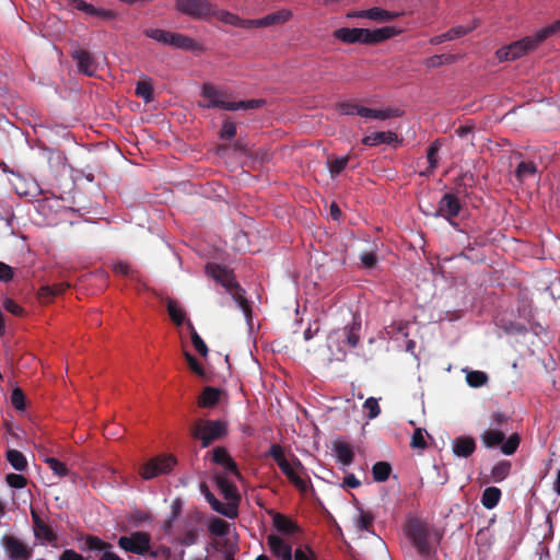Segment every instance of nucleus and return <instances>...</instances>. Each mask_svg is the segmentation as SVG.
Instances as JSON below:
<instances>
[{"label": "nucleus", "instance_id": "bf43d9fd", "mask_svg": "<svg viewBox=\"0 0 560 560\" xmlns=\"http://www.w3.org/2000/svg\"><path fill=\"white\" fill-rule=\"evenodd\" d=\"M363 407H364V409H366L369 411V413H368L369 419H375L381 413V408H380L378 401L374 397H369L364 401Z\"/></svg>", "mask_w": 560, "mask_h": 560}, {"label": "nucleus", "instance_id": "a878e982", "mask_svg": "<svg viewBox=\"0 0 560 560\" xmlns=\"http://www.w3.org/2000/svg\"><path fill=\"white\" fill-rule=\"evenodd\" d=\"M361 15H365L366 19L376 22H387L397 19L400 15V13L387 11L378 7H373L371 9L364 10V12Z\"/></svg>", "mask_w": 560, "mask_h": 560}, {"label": "nucleus", "instance_id": "ea45409f", "mask_svg": "<svg viewBox=\"0 0 560 560\" xmlns=\"http://www.w3.org/2000/svg\"><path fill=\"white\" fill-rule=\"evenodd\" d=\"M273 524L276 528L283 534H294L296 532V525L290 518L281 514H276Z\"/></svg>", "mask_w": 560, "mask_h": 560}, {"label": "nucleus", "instance_id": "cd10ccee", "mask_svg": "<svg viewBox=\"0 0 560 560\" xmlns=\"http://www.w3.org/2000/svg\"><path fill=\"white\" fill-rule=\"evenodd\" d=\"M334 451L338 462H340L343 466H349L354 459V452L348 443H335Z\"/></svg>", "mask_w": 560, "mask_h": 560}, {"label": "nucleus", "instance_id": "c03bdc74", "mask_svg": "<svg viewBox=\"0 0 560 560\" xmlns=\"http://www.w3.org/2000/svg\"><path fill=\"white\" fill-rule=\"evenodd\" d=\"M466 382L470 387H481L487 384L488 375L482 371H469L466 374Z\"/></svg>", "mask_w": 560, "mask_h": 560}, {"label": "nucleus", "instance_id": "603ef678", "mask_svg": "<svg viewBox=\"0 0 560 560\" xmlns=\"http://www.w3.org/2000/svg\"><path fill=\"white\" fill-rule=\"evenodd\" d=\"M374 516L370 512L360 509V515L357 521V528L359 530L370 532L373 526Z\"/></svg>", "mask_w": 560, "mask_h": 560}, {"label": "nucleus", "instance_id": "423d86ee", "mask_svg": "<svg viewBox=\"0 0 560 560\" xmlns=\"http://www.w3.org/2000/svg\"><path fill=\"white\" fill-rule=\"evenodd\" d=\"M174 9L192 20L210 21L213 15V3L209 0H175Z\"/></svg>", "mask_w": 560, "mask_h": 560}, {"label": "nucleus", "instance_id": "b1692460", "mask_svg": "<svg viewBox=\"0 0 560 560\" xmlns=\"http://www.w3.org/2000/svg\"><path fill=\"white\" fill-rule=\"evenodd\" d=\"M172 47L176 48V49L186 50V51H203L205 50L203 46L201 44L197 43L191 37L180 34V33H175Z\"/></svg>", "mask_w": 560, "mask_h": 560}, {"label": "nucleus", "instance_id": "4d7b16f0", "mask_svg": "<svg viewBox=\"0 0 560 560\" xmlns=\"http://www.w3.org/2000/svg\"><path fill=\"white\" fill-rule=\"evenodd\" d=\"M5 481L9 485V487L14 489H22L27 485V479L20 474H8L5 477Z\"/></svg>", "mask_w": 560, "mask_h": 560}, {"label": "nucleus", "instance_id": "72a5a7b5", "mask_svg": "<svg viewBox=\"0 0 560 560\" xmlns=\"http://www.w3.org/2000/svg\"><path fill=\"white\" fill-rule=\"evenodd\" d=\"M500 499L501 490L497 487H488L482 492L481 503L486 509L492 510L498 505Z\"/></svg>", "mask_w": 560, "mask_h": 560}, {"label": "nucleus", "instance_id": "8fccbe9b", "mask_svg": "<svg viewBox=\"0 0 560 560\" xmlns=\"http://www.w3.org/2000/svg\"><path fill=\"white\" fill-rule=\"evenodd\" d=\"M425 430L417 428L411 436L410 447L413 450H425L428 447L424 439Z\"/></svg>", "mask_w": 560, "mask_h": 560}, {"label": "nucleus", "instance_id": "58836bf2", "mask_svg": "<svg viewBox=\"0 0 560 560\" xmlns=\"http://www.w3.org/2000/svg\"><path fill=\"white\" fill-rule=\"evenodd\" d=\"M511 462L501 460L492 467L491 478L494 482L503 481L511 471Z\"/></svg>", "mask_w": 560, "mask_h": 560}, {"label": "nucleus", "instance_id": "de8ad7c7", "mask_svg": "<svg viewBox=\"0 0 560 560\" xmlns=\"http://www.w3.org/2000/svg\"><path fill=\"white\" fill-rule=\"evenodd\" d=\"M45 463L58 477H65L69 474L67 466L55 457H46Z\"/></svg>", "mask_w": 560, "mask_h": 560}, {"label": "nucleus", "instance_id": "79ce46f5", "mask_svg": "<svg viewBox=\"0 0 560 560\" xmlns=\"http://www.w3.org/2000/svg\"><path fill=\"white\" fill-rule=\"evenodd\" d=\"M440 150V144H439V141H434L432 142L429 148L427 149V159H428V163H429V167L425 172V174H431L434 172V170L438 167L439 165V161H438V152Z\"/></svg>", "mask_w": 560, "mask_h": 560}, {"label": "nucleus", "instance_id": "f8f14e48", "mask_svg": "<svg viewBox=\"0 0 560 560\" xmlns=\"http://www.w3.org/2000/svg\"><path fill=\"white\" fill-rule=\"evenodd\" d=\"M201 95L208 101L203 106L207 108L218 107L225 110H233L234 102L225 100V94L213 85L206 83L202 86Z\"/></svg>", "mask_w": 560, "mask_h": 560}, {"label": "nucleus", "instance_id": "680f3d73", "mask_svg": "<svg viewBox=\"0 0 560 560\" xmlns=\"http://www.w3.org/2000/svg\"><path fill=\"white\" fill-rule=\"evenodd\" d=\"M301 493H306L311 488L312 485L310 481L303 479L299 471L294 474L291 478L288 479Z\"/></svg>", "mask_w": 560, "mask_h": 560}, {"label": "nucleus", "instance_id": "6ab92c4d", "mask_svg": "<svg viewBox=\"0 0 560 560\" xmlns=\"http://www.w3.org/2000/svg\"><path fill=\"white\" fill-rule=\"evenodd\" d=\"M212 462L222 466L226 471L240 476L237 464L230 456L229 452L223 446H217L212 450Z\"/></svg>", "mask_w": 560, "mask_h": 560}, {"label": "nucleus", "instance_id": "9b49d317", "mask_svg": "<svg viewBox=\"0 0 560 560\" xmlns=\"http://www.w3.org/2000/svg\"><path fill=\"white\" fill-rule=\"evenodd\" d=\"M206 272L218 283L224 287L228 292H232L234 289L240 290V285L236 282L235 276L225 267L215 264H209L206 267Z\"/></svg>", "mask_w": 560, "mask_h": 560}, {"label": "nucleus", "instance_id": "dca6fc26", "mask_svg": "<svg viewBox=\"0 0 560 560\" xmlns=\"http://www.w3.org/2000/svg\"><path fill=\"white\" fill-rule=\"evenodd\" d=\"M369 30L368 28H348V27H341L334 32L335 38L347 43V44H354V43H361L365 44V39H369Z\"/></svg>", "mask_w": 560, "mask_h": 560}, {"label": "nucleus", "instance_id": "052dcab7", "mask_svg": "<svg viewBox=\"0 0 560 560\" xmlns=\"http://www.w3.org/2000/svg\"><path fill=\"white\" fill-rule=\"evenodd\" d=\"M477 27V24H474L471 26L465 27V26H454L450 28L446 34L450 40L459 38L468 33H470L472 30Z\"/></svg>", "mask_w": 560, "mask_h": 560}, {"label": "nucleus", "instance_id": "393cba45", "mask_svg": "<svg viewBox=\"0 0 560 560\" xmlns=\"http://www.w3.org/2000/svg\"><path fill=\"white\" fill-rule=\"evenodd\" d=\"M221 390L207 386L198 398V406L201 408H213L220 400Z\"/></svg>", "mask_w": 560, "mask_h": 560}, {"label": "nucleus", "instance_id": "412c9836", "mask_svg": "<svg viewBox=\"0 0 560 560\" xmlns=\"http://www.w3.org/2000/svg\"><path fill=\"white\" fill-rule=\"evenodd\" d=\"M453 453L457 457L467 458L476 451V441L468 435H460L453 440Z\"/></svg>", "mask_w": 560, "mask_h": 560}, {"label": "nucleus", "instance_id": "ddd939ff", "mask_svg": "<svg viewBox=\"0 0 560 560\" xmlns=\"http://www.w3.org/2000/svg\"><path fill=\"white\" fill-rule=\"evenodd\" d=\"M200 490L203 493L207 502L211 505L212 510L229 517L234 518L237 516V504L236 503H222L215 495L209 490L206 483L200 485Z\"/></svg>", "mask_w": 560, "mask_h": 560}, {"label": "nucleus", "instance_id": "0e129e2a", "mask_svg": "<svg viewBox=\"0 0 560 560\" xmlns=\"http://www.w3.org/2000/svg\"><path fill=\"white\" fill-rule=\"evenodd\" d=\"M219 135L221 139L231 140L236 135V125L230 120H224Z\"/></svg>", "mask_w": 560, "mask_h": 560}, {"label": "nucleus", "instance_id": "4c0bfd02", "mask_svg": "<svg viewBox=\"0 0 560 560\" xmlns=\"http://www.w3.org/2000/svg\"><path fill=\"white\" fill-rule=\"evenodd\" d=\"M167 312H168L171 319L173 320V323L176 326L183 325V323L185 322L186 314H185V311L177 303V301H175L173 299L167 300Z\"/></svg>", "mask_w": 560, "mask_h": 560}, {"label": "nucleus", "instance_id": "473e14b6", "mask_svg": "<svg viewBox=\"0 0 560 560\" xmlns=\"http://www.w3.org/2000/svg\"><path fill=\"white\" fill-rule=\"evenodd\" d=\"M212 18H215L219 21L233 26H244L245 23L238 15L226 10H219L214 3Z\"/></svg>", "mask_w": 560, "mask_h": 560}, {"label": "nucleus", "instance_id": "2eb2a0df", "mask_svg": "<svg viewBox=\"0 0 560 560\" xmlns=\"http://www.w3.org/2000/svg\"><path fill=\"white\" fill-rule=\"evenodd\" d=\"M85 547L91 551H103L100 560H122L118 555L112 551L113 546L94 535H86Z\"/></svg>", "mask_w": 560, "mask_h": 560}, {"label": "nucleus", "instance_id": "f03ea898", "mask_svg": "<svg viewBox=\"0 0 560 560\" xmlns=\"http://www.w3.org/2000/svg\"><path fill=\"white\" fill-rule=\"evenodd\" d=\"M228 422L224 420L197 419L191 428V436L200 441L201 447H208L228 435Z\"/></svg>", "mask_w": 560, "mask_h": 560}, {"label": "nucleus", "instance_id": "69168bd1", "mask_svg": "<svg viewBox=\"0 0 560 560\" xmlns=\"http://www.w3.org/2000/svg\"><path fill=\"white\" fill-rule=\"evenodd\" d=\"M184 355L189 365V369L198 376L203 377L206 375V372L202 365L198 362V360L190 352L187 351L184 353Z\"/></svg>", "mask_w": 560, "mask_h": 560}, {"label": "nucleus", "instance_id": "13d9d810", "mask_svg": "<svg viewBox=\"0 0 560 560\" xmlns=\"http://www.w3.org/2000/svg\"><path fill=\"white\" fill-rule=\"evenodd\" d=\"M265 105L264 100H249V101H240L234 102L233 110L237 109H257Z\"/></svg>", "mask_w": 560, "mask_h": 560}, {"label": "nucleus", "instance_id": "1a4fd4ad", "mask_svg": "<svg viewBox=\"0 0 560 560\" xmlns=\"http://www.w3.org/2000/svg\"><path fill=\"white\" fill-rule=\"evenodd\" d=\"M1 546L10 560H30L33 553L31 547L9 534L1 537Z\"/></svg>", "mask_w": 560, "mask_h": 560}, {"label": "nucleus", "instance_id": "c756f323", "mask_svg": "<svg viewBox=\"0 0 560 560\" xmlns=\"http://www.w3.org/2000/svg\"><path fill=\"white\" fill-rule=\"evenodd\" d=\"M5 458L15 470L25 471L27 469V459L22 452L10 448L5 453Z\"/></svg>", "mask_w": 560, "mask_h": 560}, {"label": "nucleus", "instance_id": "f3484780", "mask_svg": "<svg viewBox=\"0 0 560 560\" xmlns=\"http://www.w3.org/2000/svg\"><path fill=\"white\" fill-rule=\"evenodd\" d=\"M292 12L288 9H281L269 13L261 19L248 21L250 25L256 27H267L271 25H281L291 20Z\"/></svg>", "mask_w": 560, "mask_h": 560}, {"label": "nucleus", "instance_id": "37998d69", "mask_svg": "<svg viewBox=\"0 0 560 560\" xmlns=\"http://www.w3.org/2000/svg\"><path fill=\"white\" fill-rule=\"evenodd\" d=\"M188 327L190 329L191 342L194 345V348L201 357L206 358L209 352L207 345L205 343L202 338L198 335V332L195 330V327L190 322H188Z\"/></svg>", "mask_w": 560, "mask_h": 560}, {"label": "nucleus", "instance_id": "20e7f679", "mask_svg": "<svg viewBox=\"0 0 560 560\" xmlns=\"http://www.w3.org/2000/svg\"><path fill=\"white\" fill-rule=\"evenodd\" d=\"M337 110L341 115H358L363 118L386 120L401 116L398 108L387 107L384 109H373L364 107L357 102L345 101L337 104Z\"/></svg>", "mask_w": 560, "mask_h": 560}, {"label": "nucleus", "instance_id": "864d4df0", "mask_svg": "<svg viewBox=\"0 0 560 560\" xmlns=\"http://www.w3.org/2000/svg\"><path fill=\"white\" fill-rule=\"evenodd\" d=\"M455 60V56L448 55H434L425 59L424 65L428 68H438L443 63H451Z\"/></svg>", "mask_w": 560, "mask_h": 560}, {"label": "nucleus", "instance_id": "bb28decb", "mask_svg": "<svg viewBox=\"0 0 560 560\" xmlns=\"http://www.w3.org/2000/svg\"><path fill=\"white\" fill-rule=\"evenodd\" d=\"M69 287L70 285L67 282H59L52 285L42 287L39 290V299L43 302L47 303L51 301L55 296L63 294Z\"/></svg>", "mask_w": 560, "mask_h": 560}, {"label": "nucleus", "instance_id": "3c124183", "mask_svg": "<svg viewBox=\"0 0 560 560\" xmlns=\"http://www.w3.org/2000/svg\"><path fill=\"white\" fill-rule=\"evenodd\" d=\"M279 468L281 469V471L283 472V475H285V477L288 479L291 478L298 471H303L304 470V466L302 465L300 459L296 458V457H294L292 459V463L288 462L287 464L282 465Z\"/></svg>", "mask_w": 560, "mask_h": 560}, {"label": "nucleus", "instance_id": "0eeeda50", "mask_svg": "<svg viewBox=\"0 0 560 560\" xmlns=\"http://www.w3.org/2000/svg\"><path fill=\"white\" fill-rule=\"evenodd\" d=\"M151 535L143 530H136L127 536H120L117 545L126 552L147 557L150 551Z\"/></svg>", "mask_w": 560, "mask_h": 560}, {"label": "nucleus", "instance_id": "aec40b11", "mask_svg": "<svg viewBox=\"0 0 560 560\" xmlns=\"http://www.w3.org/2000/svg\"><path fill=\"white\" fill-rule=\"evenodd\" d=\"M72 58L77 61L80 72L89 77H92L95 73L97 66L89 51L84 49L74 50L72 52Z\"/></svg>", "mask_w": 560, "mask_h": 560}, {"label": "nucleus", "instance_id": "4468645a", "mask_svg": "<svg viewBox=\"0 0 560 560\" xmlns=\"http://www.w3.org/2000/svg\"><path fill=\"white\" fill-rule=\"evenodd\" d=\"M31 515H32V521H33V532H34L35 538H37L39 540H45L50 544L56 542L57 534L38 515V513L34 509L31 510Z\"/></svg>", "mask_w": 560, "mask_h": 560}, {"label": "nucleus", "instance_id": "a211bd4d", "mask_svg": "<svg viewBox=\"0 0 560 560\" xmlns=\"http://www.w3.org/2000/svg\"><path fill=\"white\" fill-rule=\"evenodd\" d=\"M267 542L272 555L280 560H293L292 547L277 535H269Z\"/></svg>", "mask_w": 560, "mask_h": 560}, {"label": "nucleus", "instance_id": "5701e85b", "mask_svg": "<svg viewBox=\"0 0 560 560\" xmlns=\"http://www.w3.org/2000/svg\"><path fill=\"white\" fill-rule=\"evenodd\" d=\"M397 141L398 136L393 131H377L362 138V143L368 147H376L382 143L392 144Z\"/></svg>", "mask_w": 560, "mask_h": 560}, {"label": "nucleus", "instance_id": "7c9ffc66", "mask_svg": "<svg viewBox=\"0 0 560 560\" xmlns=\"http://www.w3.org/2000/svg\"><path fill=\"white\" fill-rule=\"evenodd\" d=\"M215 483L218 489L228 500L235 499L238 501V495L236 492V487L223 475H219L215 477Z\"/></svg>", "mask_w": 560, "mask_h": 560}, {"label": "nucleus", "instance_id": "4be33fe9", "mask_svg": "<svg viewBox=\"0 0 560 560\" xmlns=\"http://www.w3.org/2000/svg\"><path fill=\"white\" fill-rule=\"evenodd\" d=\"M401 33L400 30L394 26H384L376 30H369V39H365L366 45H376L383 43L394 36H397Z\"/></svg>", "mask_w": 560, "mask_h": 560}, {"label": "nucleus", "instance_id": "09e8293b", "mask_svg": "<svg viewBox=\"0 0 560 560\" xmlns=\"http://www.w3.org/2000/svg\"><path fill=\"white\" fill-rule=\"evenodd\" d=\"M521 439L518 434L513 433L509 436V439L501 444V451L505 455H512L516 452L520 445Z\"/></svg>", "mask_w": 560, "mask_h": 560}, {"label": "nucleus", "instance_id": "5fc2aeb1", "mask_svg": "<svg viewBox=\"0 0 560 560\" xmlns=\"http://www.w3.org/2000/svg\"><path fill=\"white\" fill-rule=\"evenodd\" d=\"M11 404L19 411L25 410V408H26V406H25V395H24L23 390L20 387H15L12 390Z\"/></svg>", "mask_w": 560, "mask_h": 560}, {"label": "nucleus", "instance_id": "f704fd0d", "mask_svg": "<svg viewBox=\"0 0 560 560\" xmlns=\"http://www.w3.org/2000/svg\"><path fill=\"white\" fill-rule=\"evenodd\" d=\"M505 440V434L500 430H486L481 434V441L488 448L499 446Z\"/></svg>", "mask_w": 560, "mask_h": 560}, {"label": "nucleus", "instance_id": "c9c22d12", "mask_svg": "<svg viewBox=\"0 0 560 560\" xmlns=\"http://www.w3.org/2000/svg\"><path fill=\"white\" fill-rule=\"evenodd\" d=\"M537 173V166L532 161H522L515 170V178L523 183L528 177L534 176Z\"/></svg>", "mask_w": 560, "mask_h": 560}, {"label": "nucleus", "instance_id": "6e6d98bb", "mask_svg": "<svg viewBox=\"0 0 560 560\" xmlns=\"http://www.w3.org/2000/svg\"><path fill=\"white\" fill-rule=\"evenodd\" d=\"M269 456L277 463L279 467L287 464L289 460L284 456L283 447L279 444H272L269 450Z\"/></svg>", "mask_w": 560, "mask_h": 560}, {"label": "nucleus", "instance_id": "39448f33", "mask_svg": "<svg viewBox=\"0 0 560 560\" xmlns=\"http://www.w3.org/2000/svg\"><path fill=\"white\" fill-rule=\"evenodd\" d=\"M177 464L173 454H161L145 462L139 469L144 480H150L161 475L170 474Z\"/></svg>", "mask_w": 560, "mask_h": 560}, {"label": "nucleus", "instance_id": "e433bc0d", "mask_svg": "<svg viewBox=\"0 0 560 560\" xmlns=\"http://www.w3.org/2000/svg\"><path fill=\"white\" fill-rule=\"evenodd\" d=\"M392 472V466L388 462H377L372 467L373 479L376 482L386 481Z\"/></svg>", "mask_w": 560, "mask_h": 560}, {"label": "nucleus", "instance_id": "a18cd8bd", "mask_svg": "<svg viewBox=\"0 0 560 560\" xmlns=\"http://www.w3.org/2000/svg\"><path fill=\"white\" fill-rule=\"evenodd\" d=\"M136 95L145 103L153 101V86L149 81H139L136 86Z\"/></svg>", "mask_w": 560, "mask_h": 560}, {"label": "nucleus", "instance_id": "6e6552de", "mask_svg": "<svg viewBox=\"0 0 560 560\" xmlns=\"http://www.w3.org/2000/svg\"><path fill=\"white\" fill-rule=\"evenodd\" d=\"M361 328V316L353 314L352 322L343 328L335 330L330 335V339L336 338L337 340H341V342L347 345L349 348H355L360 342Z\"/></svg>", "mask_w": 560, "mask_h": 560}, {"label": "nucleus", "instance_id": "a19ab883", "mask_svg": "<svg viewBox=\"0 0 560 560\" xmlns=\"http://www.w3.org/2000/svg\"><path fill=\"white\" fill-rule=\"evenodd\" d=\"M208 528L212 535L218 536V537H223V536L228 535L230 525L228 522H225L222 518L213 517L209 522Z\"/></svg>", "mask_w": 560, "mask_h": 560}, {"label": "nucleus", "instance_id": "49530a36", "mask_svg": "<svg viewBox=\"0 0 560 560\" xmlns=\"http://www.w3.org/2000/svg\"><path fill=\"white\" fill-rule=\"evenodd\" d=\"M230 293L232 294V296H233L234 301L237 303V305L242 308V311L244 312L245 316L247 318H250L252 308H250V305H249L247 299L243 294L242 288L240 287V290L234 289Z\"/></svg>", "mask_w": 560, "mask_h": 560}, {"label": "nucleus", "instance_id": "7ed1b4c3", "mask_svg": "<svg viewBox=\"0 0 560 560\" xmlns=\"http://www.w3.org/2000/svg\"><path fill=\"white\" fill-rule=\"evenodd\" d=\"M405 533L411 540L417 552L422 558H429L434 552L430 545V529L425 522L419 518H410L405 525Z\"/></svg>", "mask_w": 560, "mask_h": 560}, {"label": "nucleus", "instance_id": "f257e3e1", "mask_svg": "<svg viewBox=\"0 0 560 560\" xmlns=\"http://www.w3.org/2000/svg\"><path fill=\"white\" fill-rule=\"evenodd\" d=\"M560 32V19L551 23L550 25L542 27L534 35L526 36L520 40H516L505 47L500 48L497 51V57L500 61L515 60L518 59L529 51H533L549 36Z\"/></svg>", "mask_w": 560, "mask_h": 560}, {"label": "nucleus", "instance_id": "9d476101", "mask_svg": "<svg viewBox=\"0 0 560 560\" xmlns=\"http://www.w3.org/2000/svg\"><path fill=\"white\" fill-rule=\"evenodd\" d=\"M460 209L459 199L454 194L446 192L439 201L434 215L444 218L452 225H457L454 220L459 214Z\"/></svg>", "mask_w": 560, "mask_h": 560}, {"label": "nucleus", "instance_id": "2f4dec72", "mask_svg": "<svg viewBox=\"0 0 560 560\" xmlns=\"http://www.w3.org/2000/svg\"><path fill=\"white\" fill-rule=\"evenodd\" d=\"M350 159V154L340 158L328 156L326 165L330 173V177H337L347 167Z\"/></svg>", "mask_w": 560, "mask_h": 560}, {"label": "nucleus", "instance_id": "e2e57ef3", "mask_svg": "<svg viewBox=\"0 0 560 560\" xmlns=\"http://www.w3.org/2000/svg\"><path fill=\"white\" fill-rule=\"evenodd\" d=\"M301 493H306L311 488L312 485L310 481L303 479L299 471L294 474L291 478L288 479Z\"/></svg>", "mask_w": 560, "mask_h": 560}, {"label": "nucleus", "instance_id": "c85d7f7f", "mask_svg": "<svg viewBox=\"0 0 560 560\" xmlns=\"http://www.w3.org/2000/svg\"><path fill=\"white\" fill-rule=\"evenodd\" d=\"M143 34L147 37L154 39L163 45H168L171 47L173 46V40H174V35H175V33H173V32L164 31L161 28H145L143 31Z\"/></svg>", "mask_w": 560, "mask_h": 560}, {"label": "nucleus", "instance_id": "774afa93", "mask_svg": "<svg viewBox=\"0 0 560 560\" xmlns=\"http://www.w3.org/2000/svg\"><path fill=\"white\" fill-rule=\"evenodd\" d=\"M360 260L365 268L372 269L376 266L377 258L373 252H364L360 255Z\"/></svg>", "mask_w": 560, "mask_h": 560}, {"label": "nucleus", "instance_id": "338daca9", "mask_svg": "<svg viewBox=\"0 0 560 560\" xmlns=\"http://www.w3.org/2000/svg\"><path fill=\"white\" fill-rule=\"evenodd\" d=\"M3 307L7 312H9L15 316L21 317L25 314V310L10 298L4 299Z\"/></svg>", "mask_w": 560, "mask_h": 560}]
</instances>
